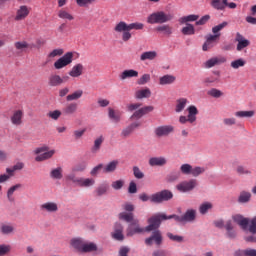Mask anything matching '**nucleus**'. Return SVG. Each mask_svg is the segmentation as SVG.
<instances>
[{
	"label": "nucleus",
	"instance_id": "864d4df0",
	"mask_svg": "<svg viewBox=\"0 0 256 256\" xmlns=\"http://www.w3.org/2000/svg\"><path fill=\"white\" fill-rule=\"evenodd\" d=\"M203 173H205V168L200 166H196L192 170H190V175L193 177H199Z\"/></svg>",
	"mask_w": 256,
	"mask_h": 256
},
{
	"label": "nucleus",
	"instance_id": "ea45409f",
	"mask_svg": "<svg viewBox=\"0 0 256 256\" xmlns=\"http://www.w3.org/2000/svg\"><path fill=\"white\" fill-rule=\"evenodd\" d=\"M108 189V184H100L98 188L95 189V196L102 197L104 195H107Z\"/></svg>",
	"mask_w": 256,
	"mask_h": 256
},
{
	"label": "nucleus",
	"instance_id": "58836bf2",
	"mask_svg": "<svg viewBox=\"0 0 256 256\" xmlns=\"http://www.w3.org/2000/svg\"><path fill=\"white\" fill-rule=\"evenodd\" d=\"M210 5L214 7L217 11H223L224 9H226L227 0H222V2L220 0H212Z\"/></svg>",
	"mask_w": 256,
	"mask_h": 256
},
{
	"label": "nucleus",
	"instance_id": "20e7f679",
	"mask_svg": "<svg viewBox=\"0 0 256 256\" xmlns=\"http://www.w3.org/2000/svg\"><path fill=\"white\" fill-rule=\"evenodd\" d=\"M172 19H174V16L172 14H166L163 11H158L148 16L147 23L150 25L164 24L168 23L169 21H172Z\"/></svg>",
	"mask_w": 256,
	"mask_h": 256
},
{
	"label": "nucleus",
	"instance_id": "473e14b6",
	"mask_svg": "<svg viewBox=\"0 0 256 256\" xmlns=\"http://www.w3.org/2000/svg\"><path fill=\"white\" fill-rule=\"evenodd\" d=\"M188 103H189V100L186 98H180L176 100L175 112L176 113L183 112Z\"/></svg>",
	"mask_w": 256,
	"mask_h": 256
},
{
	"label": "nucleus",
	"instance_id": "dca6fc26",
	"mask_svg": "<svg viewBox=\"0 0 256 256\" xmlns=\"http://www.w3.org/2000/svg\"><path fill=\"white\" fill-rule=\"evenodd\" d=\"M227 62L225 56H216L214 58H210L208 61L205 62V68H214L215 66H220Z\"/></svg>",
	"mask_w": 256,
	"mask_h": 256
},
{
	"label": "nucleus",
	"instance_id": "a211bd4d",
	"mask_svg": "<svg viewBox=\"0 0 256 256\" xmlns=\"http://www.w3.org/2000/svg\"><path fill=\"white\" fill-rule=\"evenodd\" d=\"M30 13V9L28 6L22 5L17 9L16 16L14 17V21H23L28 17Z\"/></svg>",
	"mask_w": 256,
	"mask_h": 256
},
{
	"label": "nucleus",
	"instance_id": "4c0bfd02",
	"mask_svg": "<svg viewBox=\"0 0 256 256\" xmlns=\"http://www.w3.org/2000/svg\"><path fill=\"white\" fill-rule=\"evenodd\" d=\"M89 242H86L85 240L81 238H72L71 240V246L72 248L79 250L81 247L87 245Z\"/></svg>",
	"mask_w": 256,
	"mask_h": 256
},
{
	"label": "nucleus",
	"instance_id": "6e6d98bb",
	"mask_svg": "<svg viewBox=\"0 0 256 256\" xmlns=\"http://www.w3.org/2000/svg\"><path fill=\"white\" fill-rule=\"evenodd\" d=\"M62 114L63 112L59 110H54V111L48 112L47 117L50 118L51 120L58 121V119L61 117Z\"/></svg>",
	"mask_w": 256,
	"mask_h": 256
},
{
	"label": "nucleus",
	"instance_id": "a19ab883",
	"mask_svg": "<svg viewBox=\"0 0 256 256\" xmlns=\"http://www.w3.org/2000/svg\"><path fill=\"white\" fill-rule=\"evenodd\" d=\"M118 219L123 220L124 222L127 223H133V221H136L137 219H133V213H126V212H121L118 214Z\"/></svg>",
	"mask_w": 256,
	"mask_h": 256
},
{
	"label": "nucleus",
	"instance_id": "c9c22d12",
	"mask_svg": "<svg viewBox=\"0 0 256 256\" xmlns=\"http://www.w3.org/2000/svg\"><path fill=\"white\" fill-rule=\"evenodd\" d=\"M157 58V52L156 51H148V52H144L141 54L140 56V60L141 62H145V61H153Z\"/></svg>",
	"mask_w": 256,
	"mask_h": 256
},
{
	"label": "nucleus",
	"instance_id": "b1692460",
	"mask_svg": "<svg viewBox=\"0 0 256 256\" xmlns=\"http://www.w3.org/2000/svg\"><path fill=\"white\" fill-rule=\"evenodd\" d=\"M140 126L141 123L139 122L131 123L129 126L121 130V137L128 138L129 136L132 135L133 131Z\"/></svg>",
	"mask_w": 256,
	"mask_h": 256
},
{
	"label": "nucleus",
	"instance_id": "6e6552de",
	"mask_svg": "<svg viewBox=\"0 0 256 256\" xmlns=\"http://www.w3.org/2000/svg\"><path fill=\"white\" fill-rule=\"evenodd\" d=\"M73 57H74L73 52H66L65 55H63L62 57L57 59L56 62H54V69L61 70L65 67L69 66L70 64L73 63Z\"/></svg>",
	"mask_w": 256,
	"mask_h": 256
},
{
	"label": "nucleus",
	"instance_id": "5701e85b",
	"mask_svg": "<svg viewBox=\"0 0 256 256\" xmlns=\"http://www.w3.org/2000/svg\"><path fill=\"white\" fill-rule=\"evenodd\" d=\"M57 17L59 19H62L63 21H74L75 17L74 15L69 12L66 8H61L59 11H57Z\"/></svg>",
	"mask_w": 256,
	"mask_h": 256
},
{
	"label": "nucleus",
	"instance_id": "2f4dec72",
	"mask_svg": "<svg viewBox=\"0 0 256 256\" xmlns=\"http://www.w3.org/2000/svg\"><path fill=\"white\" fill-rule=\"evenodd\" d=\"M75 185H77L78 187L81 188H89V187H93V185H95V179L92 178H83L80 181H78L77 183H74Z\"/></svg>",
	"mask_w": 256,
	"mask_h": 256
},
{
	"label": "nucleus",
	"instance_id": "c85d7f7f",
	"mask_svg": "<svg viewBox=\"0 0 256 256\" xmlns=\"http://www.w3.org/2000/svg\"><path fill=\"white\" fill-rule=\"evenodd\" d=\"M64 170L61 166L53 168V170L50 171V178L54 180H61L64 175Z\"/></svg>",
	"mask_w": 256,
	"mask_h": 256
},
{
	"label": "nucleus",
	"instance_id": "49530a36",
	"mask_svg": "<svg viewBox=\"0 0 256 256\" xmlns=\"http://www.w3.org/2000/svg\"><path fill=\"white\" fill-rule=\"evenodd\" d=\"M225 230H227V237L228 238H235L236 237V232L235 230H233V225L231 221H227V223H225Z\"/></svg>",
	"mask_w": 256,
	"mask_h": 256
},
{
	"label": "nucleus",
	"instance_id": "13d9d810",
	"mask_svg": "<svg viewBox=\"0 0 256 256\" xmlns=\"http://www.w3.org/2000/svg\"><path fill=\"white\" fill-rule=\"evenodd\" d=\"M210 209H212V204L209 202H205L202 205H200L199 213L205 215L206 213H208Z\"/></svg>",
	"mask_w": 256,
	"mask_h": 256
},
{
	"label": "nucleus",
	"instance_id": "f03ea898",
	"mask_svg": "<svg viewBox=\"0 0 256 256\" xmlns=\"http://www.w3.org/2000/svg\"><path fill=\"white\" fill-rule=\"evenodd\" d=\"M144 29V24L135 22L127 24L125 21H120L115 25L114 31L115 33H121V40L123 42H127L131 40L132 34L131 31H141Z\"/></svg>",
	"mask_w": 256,
	"mask_h": 256
},
{
	"label": "nucleus",
	"instance_id": "423d86ee",
	"mask_svg": "<svg viewBox=\"0 0 256 256\" xmlns=\"http://www.w3.org/2000/svg\"><path fill=\"white\" fill-rule=\"evenodd\" d=\"M187 111L188 116H179V123H181L182 125H184L185 123L193 124L197 120L196 115L199 114V111L197 110L196 106L191 105L190 107H188Z\"/></svg>",
	"mask_w": 256,
	"mask_h": 256
},
{
	"label": "nucleus",
	"instance_id": "c756f323",
	"mask_svg": "<svg viewBox=\"0 0 256 256\" xmlns=\"http://www.w3.org/2000/svg\"><path fill=\"white\" fill-rule=\"evenodd\" d=\"M98 250V246L94 242H89L86 245L82 246L81 248L77 249L81 253H92Z\"/></svg>",
	"mask_w": 256,
	"mask_h": 256
},
{
	"label": "nucleus",
	"instance_id": "680f3d73",
	"mask_svg": "<svg viewBox=\"0 0 256 256\" xmlns=\"http://www.w3.org/2000/svg\"><path fill=\"white\" fill-rule=\"evenodd\" d=\"M151 76L150 74H144L141 76V78L138 79L137 84L140 86L146 85L148 82H150Z\"/></svg>",
	"mask_w": 256,
	"mask_h": 256
},
{
	"label": "nucleus",
	"instance_id": "e2e57ef3",
	"mask_svg": "<svg viewBox=\"0 0 256 256\" xmlns=\"http://www.w3.org/2000/svg\"><path fill=\"white\" fill-rule=\"evenodd\" d=\"M194 168L190 165V164H182L181 167L179 168V170L181 171L182 174L184 175H190V172L193 170Z\"/></svg>",
	"mask_w": 256,
	"mask_h": 256
},
{
	"label": "nucleus",
	"instance_id": "052dcab7",
	"mask_svg": "<svg viewBox=\"0 0 256 256\" xmlns=\"http://www.w3.org/2000/svg\"><path fill=\"white\" fill-rule=\"evenodd\" d=\"M227 25H228L227 22H222L220 25H216L215 27H212V33H214V35H221L220 31L226 28Z\"/></svg>",
	"mask_w": 256,
	"mask_h": 256
},
{
	"label": "nucleus",
	"instance_id": "bf43d9fd",
	"mask_svg": "<svg viewBox=\"0 0 256 256\" xmlns=\"http://www.w3.org/2000/svg\"><path fill=\"white\" fill-rule=\"evenodd\" d=\"M108 116H109V119L112 120V122L114 123H119L120 122V115L117 114L113 109H109V112H108Z\"/></svg>",
	"mask_w": 256,
	"mask_h": 256
},
{
	"label": "nucleus",
	"instance_id": "8fccbe9b",
	"mask_svg": "<svg viewBox=\"0 0 256 256\" xmlns=\"http://www.w3.org/2000/svg\"><path fill=\"white\" fill-rule=\"evenodd\" d=\"M254 114V111H237L234 116L237 118H252Z\"/></svg>",
	"mask_w": 256,
	"mask_h": 256
},
{
	"label": "nucleus",
	"instance_id": "0e129e2a",
	"mask_svg": "<svg viewBox=\"0 0 256 256\" xmlns=\"http://www.w3.org/2000/svg\"><path fill=\"white\" fill-rule=\"evenodd\" d=\"M182 35H194V26L191 24H187L186 27L182 28Z\"/></svg>",
	"mask_w": 256,
	"mask_h": 256
},
{
	"label": "nucleus",
	"instance_id": "4be33fe9",
	"mask_svg": "<svg viewBox=\"0 0 256 256\" xmlns=\"http://www.w3.org/2000/svg\"><path fill=\"white\" fill-rule=\"evenodd\" d=\"M112 238H114L115 241H123L125 240V236L123 235V226L122 224H115L114 226V232H112Z\"/></svg>",
	"mask_w": 256,
	"mask_h": 256
},
{
	"label": "nucleus",
	"instance_id": "7c9ffc66",
	"mask_svg": "<svg viewBox=\"0 0 256 256\" xmlns=\"http://www.w3.org/2000/svg\"><path fill=\"white\" fill-rule=\"evenodd\" d=\"M14 49H16L17 54H21L29 49V43L26 41H16L14 42Z\"/></svg>",
	"mask_w": 256,
	"mask_h": 256
},
{
	"label": "nucleus",
	"instance_id": "39448f33",
	"mask_svg": "<svg viewBox=\"0 0 256 256\" xmlns=\"http://www.w3.org/2000/svg\"><path fill=\"white\" fill-rule=\"evenodd\" d=\"M174 198V193L171 190L164 189L151 195V203L162 204L171 201Z\"/></svg>",
	"mask_w": 256,
	"mask_h": 256
},
{
	"label": "nucleus",
	"instance_id": "7ed1b4c3",
	"mask_svg": "<svg viewBox=\"0 0 256 256\" xmlns=\"http://www.w3.org/2000/svg\"><path fill=\"white\" fill-rule=\"evenodd\" d=\"M152 225L153 223L151 222V217L150 219H148V226H146L145 228H142L139 225V220H133V222H131L126 228V236L132 237L136 234H143L144 232H152L160 228V225L151 227Z\"/></svg>",
	"mask_w": 256,
	"mask_h": 256
},
{
	"label": "nucleus",
	"instance_id": "de8ad7c7",
	"mask_svg": "<svg viewBox=\"0 0 256 256\" xmlns=\"http://www.w3.org/2000/svg\"><path fill=\"white\" fill-rule=\"evenodd\" d=\"M83 96V90H77L72 94L66 96V101H77Z\"/></svg>",
	"mask_w": 256,
	"mask_h": 256
},
{
	"label": "nucleus",
	"instance_id": "bb28decb",
	"mask_svg": "<svg viewBox=\"0 0 256 256\" xmlns=\"http://www.w3.org/2000/svg\"><path fill=\"white\" fill-rule=\"evenodd\" d=\"M233 221L236 222L237 225L242 227V229H247L250 220L248 218H243L242 215H234Z\"/></svg>",
	"mask_w": 256,
	"mask_h": 256
},
{
	"label": "nucleus",
	"instance_id": "e433bc0d",
	"mask_svg": "<svg viewBox=\"0 0 256 256\" xmlns=\"http://www.w3.org/2000/svg\"><path fill=\"white\" fill-rule=\"evenodd\" d=\"M77 104L76 103H70L66 105L65 108H63L62 113L65 116L73 115L75 112H77Z\"/></svg>",
	"mask_w": 256,
	"mask_h": 256
},
{
	"label": "nucleus",
	"instance_id": "1a4fd4ad",
	"mask_svg": "<svg viewBox=\"0 0 256 256\" xmlns=\"http://www.w3.org/2000/svg\"><path fill=\"white\" fill-rule=\"evenodd\" d=\"M162 244H163V235L159 229L152 231L150 237L145 238V245L147 246L156 245L157 247H160Z\"/></svg>",
	"mask_w": 256,
	"mask_h": 256
},
{
	"label": "nucleus",
	"instance_id": "774afa93",
	"mask_svg": "<svg viewBox=\"0 0 256 256\" xmlns=\"http://www.w3.org/2000/svg\"><path fill=\"white\" fill-rule=\"evenodd\" d=\"M248 230L251 234H256V216L254 218H252L251 220H249L248 222Z\"/></svg>",
	"mask_w": 256,
	"mask_h": 256
},
{
	"label": "nucleus",
	"instance_id": "a878e982",
	"mask_svg": "<svg viewBox=\"0 0 256 256\" xmlns=\"http://www.w3.org/2000/svg\"><path fill=\"white\" fill-rule=\"evenodd\" d=\"M117 167H119V160H112L103 167V172L105 174L114 173L117 170Z\"/></svg>",
	"mask_w": 256,
	"mask_h": 256
},
{
	"label": "nucleus",
	"instance_id": "2eb2a0df",
	"mask_svg": "<svg viewBox=\"0 0 256 256\" xmlns=\"http://www.w3.org/2000/svg\"><path fill=\"white\" fill-rule=\"evenodd\" d=\"M40 210L47 214H55L59 211V206L56 202H46L44 204H41Z\"/></svg>",
	"mask_w": 256,
	"mask_h": 256
},
{
	"label": "nucleus",
	"instance_id": "79ce46f5",
	"mask_svg": "<svg viewBox=\"0 0 256 256\" xmlns=\"http://www.w3.org/2000/svg\"><path fill=\"white\" fill-rule=\"evenodd\" d=\"M104 136H99L98 138H96L93 147H92V153L96 154L99 152V150H101V146L104 143Z\"/></svg>",
	"mask_w": 256,
	"mask_h": 256
},
{
	"label": "nucleus",
	"instance_id": "ddd939ff",
	"mask_svg": "<svg viewBox=\"0 0 256 256\" xmlns=\"http://www.w3.org/2000/svg\"><path fill=\"white\" fill-rule=\"evenodd\" d=\"M220 36L221 34L208 35L202 47L203 51H208L209 49H212L213 47H215V45H217L218 39H220Z\"/></svg>",
	"mask_w": 256,
	"mask_h": 256
},
{
	"label": "nucleus",
	"instance_id": "412c9836",
	"mask_svg": "<svg viewBox=\"0 0 256 256\" xmlns=\"http://www.w3.org/2000/svg\"><path fill=\"white\" fill-rule=\"evenodd\" d=\"M65 83L64 78L59 76L58 74H53L48 77V86L50 87H58Z\"/></svg>",
	"mask_w": 256,
	"mask_h": 256
},
{
	"label": "nucleus",
	"instance_id": "4468645a",
	"mask_svg": "<svg viewBox=\"0 0 256 256\" xmlns=\"http://www.w3.org/2000/svg\"><path fill=\"white\" fill-rule=\"evenodd\" d=\"M16 228L14 224H11L10 222H4L0 224V234L2 236H11L15 234Z\"/></svg>",
	"mask_w": 256,
	"mask_h": 256
},
{
	"label": "nucleus",
	"instance_id": "0eeeda50",
	"mask_svg": "<svg viewBox=\"0 0 256 256\" xmlns=\"http://www.w3.org/2000/svg\"><path fill=\"white\" fill-rule=\"evenodd\" d=\"M55 150H49L48 146L40 147L35 149V154H40L37 157H35V161L37 162H43L46 160H49L55 155Z\"/></svg>",
	"mask_w": 256,
	"mask_h": 256
},
{
	"label": "nucleus",
	"instance_id": "338daca9",
	"mask_svg": "<svg viewBox=\"0 0 256 256\" xmlns=\"http://www.w3.org/2000/svg\"><path fill=\"white\" fill-rule=\"evenodd\" d=\"M65 179L68 182H72V183L76 184V183H78L79 181H81L84 178L77 177V176H75L74 173H71V174L66 175Z\"/></svg>",
	"mask_w": 256,
	"mask_h": 256
},
{
	"label": "nucleus",
	"instance_id": "aec40b11",
	"mask_svg": "<svg viewBox=\"0 0 256 256\" xmlns=\"http://www.w3.org/2000/svg\"><path fill=\"white\" fill-rule=\"evenodd\" d=\"M153 111H154L153 106L142 107L138 111H135V113H133V115L130 118L131 119H141L144 115H147Z\"/></svg>",
	"mask_w": 256,
	"mask_h": 256
},
{
	"label": "nucleus",
	"instance_id": "6ab92c4d",
	"mask_svg": "<svg viewBox=\"0 0 256 256\" xmlns=\"http://www.w3.org/2000/svg\"><path fill=\"white\" fill-rule=\"evenodd\" d=\"M84 74V65L82 63L75 64L72 69L69 70L68 75L71 78H79Z\"/></svg>",
	"mask_w": 256,
	"mask_h": 256
},
{
	"label": "nucleus",
	"instance_id": "603ef678",
	"mask_svg": "<svg viewBox=\"0 0 256 256\" xmlns=\"http://www.w3.org/2000/svg\"><path fill=\"white\" fill-rule=\"evenodd\" d=\"M166 236L172 242H175V243H183L184 242V237L183 236L174 235L171 232H167Z\"/></svg>",
	"mask_w": 256,
	"mask_h": 256
},
{
	"label": "nucleus",
	"instance_id": "4d7b16f0",
	"mask_svg": "<svg viewBox=\"0 0 256 256\" xmlns=\"http://www.w3.org/2000/svg\"><path fill=\"white\" fill-rule=\"evenodd\" d=\"M132 171H133V176L136 179L138 180L144 179L145 177L144 172H142L138 166H133Z\"/></svg>",
	"mask_w": 256,
	"mask_h": 256
},
{
	"label": "nucleus",
	"instance_id": "393cba45",
	"mask_svg": "<svg viewBox=\"0 0 256 256\" xmlns=\"http://www.w3.org/2000/svg\"><path fill=\"white\" fill-rule=\"evenodd\" d=\"M22 119H23V111L22 110L14 111L13 115H11V117H10L11 123L15 126L22 125Z\"/></svg>",
	"mask_w": 256,
	"mask_h": 256
},
{
	"label": "nucleus",
	"instance_id": "37998d69",
	"mask_svg": "<svg viewBox=\"0 0 256 256\" xmlns=\"http://www.w3.org/2000/svg\"><path fill=\"white\" fill-rule=\"evenodd\" d=\"M156 31L158 33H163V35L171 36L173 29L170 25H161L156 27Z\"/></svg>",
	"mask_w": 256,
	"mask_h": 256
},
{
	"label": "nucleus",
	"instance_id": "5fc2aeb1",
	"mask_svg": "<svg viewBox=\"0 0 256 256\" xmlns=\"http://www.w3.org/2000/svg\"><path fill=\"white\" fill-rule=\"evenodd\" d=\"M22 185L21 184H16L10 187V189H8L7 191V197H8V201H13V194L15 193V191L17 189H21Z\"/></svg>",
	"mask_w": 256,
	"mask_h": 256
},
{
	"label": "nucleus",
	"instance_id": "9b49d317",
	"mask_svg": "<svg viewBox=\"0 0 256 256\" xmlns=\"http://www.w3.org/2000/svg\"><path fill=\"white\" fill-rule=\"evenodd\" d=\"M234 41L237 42L236 50L239 52L243 51L251 45V42L247 38L243 37L240 32L236 33Z\"/></svg>",
	"mask_w": 256,
	"mask_h": 256
},
{
	"label": "nucleus",
	"instance_id": "9d476101",
	"mask_svg": "<svg viewBox=\"0 0 256 256\" xmlns=\"http://www.w3.org/2000/svg\"><path fill=\"white\" fill-rule=\"evenodd\" d=\"M196 187H197L196 179H191L190 181H183L178 185H176V190H178L181 193H187V192L193 191V189Z\"/></svg>",
	"mask_w": 256,
	"mask_h": 256
},
{
	"label": "nucleus",
	"instance_id": "cd10ccee",
	"mask_svg": "<svg viewBox=\"0 0 256 256\" xmlns=\"http://www.w3.org/2000/svg\"><path fill=\"white\" fill-rule=\"evenodd\" d=\"M175 80V76L167 74L158 79V84L161 86L171 85L174 84Z\"/></svg>",
	"mask_w": 256,
	"mask_h": 256
},
{
	"label": "nucleus",
	"instance_id": "c03bdc74",
	"mask_svg": "<svg viewBox=\"0 0 256 256\" xmlns=\"http://www.w3.org/2000/svg\"><path fill=\"white\" fill-rule=\"evenodd\" d=\"M251 200V193H249L248 191H242L240 192L239 198L237 199V201L239 203H248Z\"/></svg>",
	"mask_w": 256,
	"mask_h": 256
},
{
	"label": "nucleus",
	"instance_id": "f3484780",
	"mask_svg": "<svg viewBox=\"0 0 256 256\" xmlns=\"http://www.w3.org/2000/svg\"><path fill=\"white\" fill-rule=\"evenodd\" d=\"M167 164L168 159L163 156L151 157L150 160H148V165H150V167H165Z\"/></svg>",
	"mask_w": 256,
	"mask_h": 256
},
{
	"label": "nucleus",
	"instance_id": "72a5a7b5",
	"mask_svg": "<svg viewBox=\"0 0 256 256\" xmlns=\"http://www.w3.org/2000/svg\"><path fill=\"white\" fill-rule=\"evenodd\" d=\"M139 75L137 70H124L123 72H121L120 74V80H126L129 78H137Z\"/></svg>",
	"mask_w": 256,
	"mask_h": 256
},
{
	"label": "nucleus",
	"instance_id": "3c124183",
	"mask_svg": "<svg viewBox=\"0 0 256 256\" xmlns=\"http://www.w3.org/2000/svg\"><path fill=\"white\" fill-rule=\"evenodd\" d=\"M98 0H75V3L80 8H88L90 5L94 4Z\"/></svg>",
	"mask_w": 256,
	"mask_h": 256
},
{
	"label": "nucleus",
	"instance_id": "09e8293b",
	"mask_svg": "<svg viewBox=\"0 0 256 256\" xmlns=\"http://www.w3.org/2000/svg\"><path fill=\"white\" fill-rule=\"evenodd\" d=\"M199 19V15H196V14H190L188 16H184L182 18L179 19V22L181 24H184V23H189V22H194V21H197Z\"/></svg>",
	"mask_w": 256,
	"mask_h": 256
},
{
	"label": "nucleus",
	"instance_id": "f704fd0d",
	"mask_svg": "<svg viewBox=\"0 0 256 256\" xmlns=\"http://www.w3.org/2000/svg\"><path fill=\"white\" fill-rule=\"evenodd\" d=\"M151 96L150 88L141 89L135 92V98L138 100L148 99Z\"/></svg>",
	"mask_w": 256,
	"mask_h": 256
},
{
	"label": "nucleus",
	"instance_id": "f8f14e48",
	"mask_svg": "<svg viewBox=\"0 0 256 256\" xmlns=\"http://www.w3.org/2000/svg\"><path fill=\"white\" fill-rule=\"evenodd\" d=\"M157 138L168 137L171 133H174V126L166 125V126H158L156 130H154Z\"/></svg>",
	"mask_w": 256,
	"mask_h": 256
},
{
	"label": "nucleus",
	"instance_id": "f257e3e1",
	"mask_svg": "<svg viewBox=\"0 0 256 256\" xmlns=\"http://www.w3.org/2000/svg\"><path fill=\"white\" fill-rule=\"evenodd\" d=\"M172 219L182 224L194 222L196 220V210H193V209L187 210L183 214V216H178V215L167 216L164 213H158L154 216H151L150 222L152 223V225L149 228L154 226L158 227L162 224L163 221L172 220Z\"/></svg>",
	"mask_w": 256,
	"mask_h": 256
},
{
	"label": "nucleus",
	"instance_id": "a18cd8bd",
	"mask_svg": "<svg viewBox=\"0 0 256 256\" xmlns=\"http://www.w3.org/2000/svg\"><path fill=\"white\" fill-rule=\"evenodd\" d=\"M246 64L247 62L244 59L239 58L231 62L230 67L233 68L234 70H238L239 68H243Z\"/></svg>",
	"mask_w": 256,
	"mask_h": 256
},
{
	"label": "nucleus",
	"instance_id": "69168bd1",
	"mask_svg": "<svg viewBox=\"0 0 256 256\" xmlns=\"http://www.w3.org/2000/svg\"><path fill=\"white\" fill-rule=\"evenodd\" d=\"M11 246L7 244H0V256H6L10 253Z\"/></svg>",
	"mask_w": 256,
	"mask_h": 256
}]
</instances>
